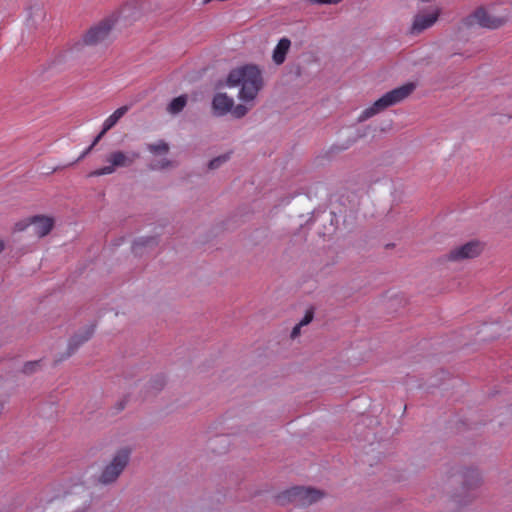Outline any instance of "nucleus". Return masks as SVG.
I'll return each instance as SVG.
<instances>
[{
  "instance_id": "21",
  "label": "nucleus",
  "mask_w": 512,
  "mask_h": 512,
  "mask_svg": "<svg viewBox=\"0 0 512 512\" xmlns=\"http://www.w3.org/2000/svg\"><path fill=\"white\" fill-rule=\"evenodd\" d=\"M39 366V362L38 361H32V362H27L24 366H23V373L25 374H31L33 372L36 371V369L38 368Z\"/></svg>"
},
{
  "instance_id": "29",
  "label": "nucleus",
  "mask_w": 512,
  "mask_h": 512,
  "mask_svg": "<svg viewBox=\"0 0 512 512\" xmlns=\"http://www.w3.org/2000/svg\"><path fill=\"white\" fill-rule=\"evenodd\" d=\"M125 405H126V400H125V399L121 400V401L118 403L117 410H118V411L123 410V409H124V407H125Z\"/></svg>"
},
{
  "instance_id": "22",
  "label": "nucleus",
  "mask_w": 512,
  "mask_h": 512,
  "mask_svg": "<svg viewBox=\"0 0 512 512\" xmlns=\"http://www.w3.org/2000/svg\"><path fill=\"white\" fill-rule=\"evenodd\" d=\"M117 124V121L110 115L103 123L102 134H105Z\"/></svg>"
},
{
  "instance_id": "9",
  "label": "nucleus",
  "mask_w": 512,
  "mask_h": 512,
  "mask_svg": "<svg viewBox=\"0 0 512 512\" xmlns=\"http://www.w3.org/2000/svg\"><path fill=\"white\" fill-rule=\"evenodd\" d=\"M466 21L469 26L479 25L480 27L490 29L498 28L503 23L500 18L490 16L483 8L477 9Z\"/></svg>"
},
{
  "instance_id": "5",
  "label": "nucleus",
  "mask_w": 512,
  "mask_h": 512,
  "mask_svg": "<svg viewBox=\"0 0 512 512\" xmlns=\"http://www.w3.org/2000/svg\"><path fill=\"white\" fill-rule=\"evenodd\" d=\"M118 22V16L111 14L93 25L83 36V43L89 46L102 44L109 40L111 32Z\"/></svg>"
},
{
  "instance_id": "6",
  "label": "nucleus",
  "mask_w": 512,
  "mask_h": 512,
  "mask_svg": "<svg viewBox=\"0 0 512 512\" xmlns=\"http://www.w3.org/2000/svg\"><path fill=\"white\" fill-rule=\"evenodd\" d=\"M139 156L140 155L137 152L125 153L120 150L114 151L106 157L105 161L108 163V165L92 171L89 176L98 177L112 174L116 171L117 168L131 166L134 161L139 158Z\"/></svg>"
},
{
  "instance_id": "3",
  "label": "nucleus",
  "mask_w": 512,
  "mask_h": 512,
  "mask_svg": "<svg viewBox=\"0 0 512 512\" xmlns=\"http://www.w3.org/2000/svg\"><path fill=\"white\" fill-rule=\"evenodd\" d=\"M132 448L124 446L115 451L111 459L103 466L98 476V482L102 485L115 483L130 463Z\"/></svg>"
},
{
  "instance_id": "7",
  "label": "nucleus",
  "mask_w": 512,
  "mask_h": 512,
  "mask_svg": "<svg viewBox=\"0 0 512 512\" xmlns=\"http://www.w3.org/2000/svg\"><path fill=\"white\" fill-rule=\"evenodd\" d=\"M324 493L321 490L312 487L297 486L285 491L282 495L283 500L294 503L296 506H309L320 499Z\"/></svg>"
},
{
  "instance_id": "25",
  "label": "nucleus",
  "mask_w": 512,
  "mask_h": 512,
  "mask_svg": "<svg viewBox=\"0 0 512 512\" xmlns=\"http://www.w3.org/2000/svg\"><path fill=\"white\" fill-rule=\"evenodd\" d=\"M92 149H93V148H92V146L87 147V148H86V149H85V150L80 154V156H79V157H78L74 162L70 163L69 165H73V164H75L76 162H79V161H81L82 159H84V158H85V157H86V156L91 152V150H92Z\"/></svg>"
},
{
  "instance_id": "26",
  "label": "nucleus",
  "mask_w": 512,
  "mask_h": 512,
  "mask_svg": "<svg viewBox=\"0 0 512 512\" xmlns=\"http://www.w3.org/2000/svg\"><path fill=\"white\" fill-rule=\"evenodd\" d=\"M342 0H309V2L314 4H338Z\"/></svg>"
},
{
  "instance_id": "20",
  "label": "nucleus",
  "mask_w": 512,
  "mask_h": 512,
  "mask_svg": "<svg viewBox=\"0 0 512 512\" xmlns=\"http://www.w3.org/2000/svg\"><path fill=\"white\" fill-rule=\"evenodd\" d=\"M248 110L249 108L245 105L238 104L237 106L233 107L230 112H232L234 117L242 118L247 114Z\"/></svg>"
},
{
  "instance_id": "13",
  "label": "nucleus",
  "mask_w": 512,
  "mask_h": 512,
  "mask_svg": "<svg viewBox=\"0 0 512 512\" xmlns=\"http://www.w3.org/2000/svg\"><path fill=\"white\" fill-rule=\"evenodd\" d=\"M94 334V325H89L71 337L68 344L67 357L71 356L83 343Z\"/></svg>"
},
{
  "instance_id": "11",
  "label": "nucleus",
  "mask_w": 512,
  "mask_h": 512,
  "mask_svg": "<svg viewBox=\"0 0 512 512\" xmlns=\"http://www.w3.org/2000/svg\"><path fill=\"white\" fill-rule=\"evenodd\" d=\"M28 225H32L34 234L44 237L50 233L54 226V220L47 216H34L29 219Z\"/></svg>"
},
{
  "instance_id": "31",
  "label": "nucleus",
  "mask_w": 512,
  "mask_h": 512,
  "mask_svg": "<svg viewBox=\"0 0 512 512\" xmlns=\"http://www.w3.org/2000/svg\"><path fill=\"white\" fill-rule=\"evenodd\" d=\"M25 228V226L21 225V224H17V229L18 230H23Z\"/></svg>"
},
{
  "instance_id": "28",
  "label": "nucleus",
  "mask_w": 512,
  "mask_h": 512,
  "mask_svg": "<svg viewBox=\"0 0 512 512\" xmlns=\"http://www.w3.org/2000/svg\"><path fill=\"white\" fill-rule=\"evenodd\" d=\"M104 136V134H102V131L95 137V139L93 140V142L91 143L90 146H92V148H94V146L100 141V139Z\"/></svg>"
},
{
  "instance_id": "17",
  "label": "nucleus",
  "mask_w": 512,
  "mask_h": 512,
  "mask_svg": "<svg viewBox=\"0 0 512 512\" xmlns=\"http://www.w3.org/2000/svg\"><path fill=\"white\" fill-rule=\"evenodd\" d=\"M147 150L155 155L167 154L169 151V145L163 140H159L156 143L147 144Z\"/></svg>"
},
{
  "instance_id": "12",
  "label": "nucleus",
  "mask_w": 512,
  "mask_h": 512,
  "mask_svg": "<svg viewBox=\"0 0 512 512\" xmlns=\"http://www.w3.org/2000/svg\"><path fill=\"white\" fill-rule=\"evenodd\" d=\"M234 100L225 93H217L212 100L213 113L224 116L233 108Z\"/></svg>"
},
{
  "instance_id": "30",
  "label": "nucleus",
  "mask_w": 512,
  "mask_h": 512,
  "mask_svg": "<svg viewBox=\"0 0 512 512\" xmlns=\"http://www.w3.org/2000/svg\"><path fill=\"white\" fill-rule=\"evenodd\" d=\"M5 243L0 239V253L4 250Z\"/></svg>"
},
{
  "instance_id": "1",
  "label": "nucleus",
  "mask_w": 512,
  "mask_h": 512,
  "mask_svg": "<svg viewBox=\"0 0 512 512\" xmlns=\"http://www.w3.org/2000/svg\"><path fill=\"white\" fill-rule=\"evenodd\" d=\"M227 85L240 86L239 99L244 102L253 101L263 86L262 75L256 66L246 65L229 73Z\"/></svg>"
},
{
  "instance_id": "18",
  "label": "nucleus",
  "mask_w": 512,
  "mask_h": 512,
  "mask_svg": "<svg viewBox=\"0 0 512 512\" xmlns=\"http://www.w3.org/2000/svg\"><path fill=\"white\" fill-rule=\"evenodd\" d=\"M230 158L229 154H223L218 157L213 158L208 163V168L211 170L218 169L220 166H222L224 163H226Z\"/></svg>"
},
{
  "instance_id": "24",
  "label": "nucleus",
  "mask_w": 512,
  "mask_h": 512,
  "mask_svg": "<svg viewBox=\"0 0 512 512\" xmlns=\"http://www.w3.org/2000/svg\"><path fill=\"white\" fill-rule=\"evenodd\" d=\"M313 319V313L311 311H308L303 319L298 323L300 326H305L309 324Z\"/></svg>"
},
{
  "instance_id": "15",
  "label": "nucleus",
  "mask_w": 512,
  "mask_h": 512,
  "mask_svg": "<svg viewBox=\"0 0 512 512\" xmlns=\"http://www.w3.org/2000/svg\"><path fill=\"white\" fill-rule=\"evenodd\" d=\"M188 97L187 95H180L171 100V102L167 106V112L176 115L180 113L187 104Z\"/></svg>"
},
{
  "instance_id": "2",
  "label": "nucleus",
  "mask_w": 512,
  "mask_h": 512,
  "mask_svg": "<svg viewBox=\"0 0 512 512\" xmlns=\"http://www.w3.org/2000/svg\"><path fill=\"white\" fill-rule=\"evenodd\" d=\"M415 89L413 83L397 87L376 100L371 106L364 109L358 117V122H364L388 107L396 105L406 99Z\"/></svg>"
},
{
  "instance_id": "4",
  "label": "nucleus",
  "mask_w": 512,
  "mask_h": 512,
  "mask_svg": "<svg viewBox=\"0 0 512 512\" xmlns=\"http://www.w3.org/2000/svg\"><path fill=\"white\" fill-rule=\"evenodd\" d=\"M482 477L477 469L467 468L462 472L461 487L453 494V501L459 506L472 503L478 496Z\"/></svg>"
},
{
  "instance_id": "23",
  "label": "nucleus",
  "mask_w": 512,
  "mask_h": 512,
  "mask_svg": "<svg viewBox=\"0 0 512 512\" xmlns=\"http://www.w3.org/2000/svg\"><path fill=\"white\" fill-rule=\"evenodd\" d=\"M128 111V107L127 106H122L118 109H116L112 114V118H114L117 122L126 114V112Z\"/></svg>"
},
{
  "instance_id": "19",
  "label": "nucleus",
  "mask_w": 512,
  "mask_h": 512,
  "mask_svg": "<svg viewBox=\"0 0 512 512\" xmlns=\"http://www.w3.org/2000/svg\"><path fill=\"white\" fill-rule=\"evenodd\" d=\"M171 161L167 160V159H162V160H159V161H155L153 163H151L149 165V168L151 170H162V169H166L168 167L171 166Z\"/></svg>"
},
{
  "instance_id": "10",
  "label": "nucleus",
  "mask_w": 512,
  "mask_h": 512,
  "mask_svg": "<svg viewBox=\"0 0 512 512\" xmlns=\"http://www.w3.org/2000/svg\"><path fill=\"white\" fill-rule=\"evenodd\" d=\"M439 11L435 10L428 13H420L415 16L411 28L412 33L418 34L431 27L438 19Z\"/></svg>"
},
{
  "instance_id": "8",
  "label": "nucleus",
  "mask_w": 512,
  "mask_h": 512,
  "mask_svg": "<svg viewBox=\"0 0 512 512\" xmlns=\"http://www.w3.org/2000/svg\"><path fill=\"white\" fill-rule=\"evenodd\" d=\"M482 244L479 241H469L463 245L452 249L447 258L450 261H462L472 259L480 255L482 252Z\"/></svg>"
},
{
  "instance_id": "16",
  "label": "nucleus",
  "mask_w": 512,
  "mask_h": 512,
  "mask_svg": "<svg viewBox=\"0 0 512 512\" xmlns=\"http://www.w3.org/2000/svg\"><path fill=\"white\" fill-rule=\"evenodd\" d=\"M158 244L156 237H141L135 240L133 244V251L138 254L142 247H152Z\"/></svg>"
},
{
  "instance_id": "14",
  "label": "nucleus",
  "mask_w": 512,
  "mask_h": 512,
  "mask_svg": "<svg viewBox=\"0 0 512 512\" xmlns=\"http://www.w3.org/2000/svg\"><path fill=\"white\" fill-rule=\"evenodd\" d=\"M290 45L291 42L288 38H282L279 40L278 44L273 50L272 55L275 64L280 65L285 61Z\"/></svg>"
},
{
  "instance_id": "27",
  "label": "nucleus",
  "mask_w": 512,
  "mask_h": 512,
  "mask_svg": "<svg viewBox=\"0 0 512 512\" xmlns=\"http://www.w3.org/2000/svg\"><path fill=\"white\" fill-rule=\"evenodd\" d=\"M302 326H300L299 324H297L291 331V338L294 339L296 338L297 336H299L300 334V329H301Z\"/></svg>"
}]
</instances>
